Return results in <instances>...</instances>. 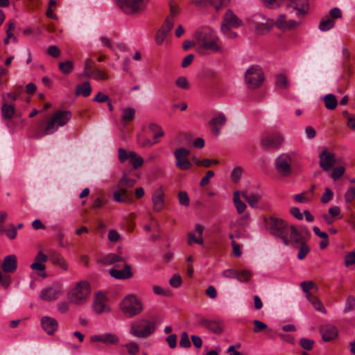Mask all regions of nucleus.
I'll use <instances>...</instances> for the list:
<instances>
[{
  "label": "nucleus",
  "instance_id": "nucleus-10",
  "mask_svg": "<svg viewBox=\"0 0 355 355\" xmlns=\"http://www.w3.org/2000/svg\"><path fill=\"white\" fill-rule=\"evenodd\" d=\"M148 1L149 0H117V4L127 14H137L146 8Z\"/></svg>",
  "mask_w": 355,
  "mask_h": 355
},
{
  "label": "nucleus",
  "instance_id": "nucleus-49",
  "mask_svg": "<svg viewBox=\"0 0 355 355\" xmlns=\"http://www.w3.org/2000/svg\"><path fill=\"white\" fill-rule=\"evenodd\" d=\"M243 173V169L241 166H236L235 167L232 173H231V178L234 182H238L242 175Z\"/></svg>",
  "mask_w": 355,
  "mask_h": 355
},
{
  "label": "nucleus",
  "instance_id": "nucleus-14",
  "mask_svg": "<svg viewBox=\"0 0 355 355\" xmlns=\"http://www.w3.org/2000/svg\"><path fill=\"white\" fill-rule=\"evenodd\" d=\"M286 2L287 8L294 10L297 19H302L309 11L308 0H286Z\"/></svg>",
  "mask_w": 355,
  "mask_h": 355
},
{
  "label": "nucleus",
  "instance_id": "nucleus-20",
  "mask_svg": "<svg viewBox=\"0 0 355 355\" xmlns=\"http://www.w3.org/2000/svg\"><path fill=\"white\" fill-rule=\"evenodd\" d=\"M197 324L216 334H220L223 332V328L218 322L209 320L204 318H200L197 320Z\"/></svg>",
  "mask_w": 355,
  "mask_h": 355
},
{
  "label": "nucleus",
  "instance_id": "nucleus-55",
  "mask_svg": "<svg viewBox=\"0 0 355 355\" xmlns=\"http://www.w3.org/2000/svg\"><path fill=\"white\" fill-rule=\"evenodd\" d=\"M345 171V168L341 166L334 168L331 173L332 179L337 180L344 174Z\"/></svg>",
  "mask_w": 355,
  "mask_h": 355
},
{
  "label": "nucleus",
  "instance_id": "nucleus-45",
  "mask_svg": "<svg viewBox=\"0 0 355 355\" xmlns=\"http://www.w3.org/2000/svg\"><path fill=\"white\" fill-rule=\"evenodd\" d=\"M276 86L281 89H286L288 86L286 77L283 74H279L276 78Z\"/></svg>",
  "mask_w": 355,
  "mask_h": 355
},
{
  "label": "nucleus",
  "instance_id": "nucleus-53",
  "mask_svg": "<svg viewBox=\"0 0 355 355\" xmlns=\"http://www.w3.org/2000/svg\"><path fill=\"white\" fill-rule=\"evenodd\" d=\"M314 341L311 339L302 338L300 340V346L306 350H311L313 348Z\"/></svg>",
  "mask_w": 355,
  "mask_h": 355
},
{
  "label": "nucleus",
  "instance_id": "nucleus-16",
  "mask_svg": "<svg viewBox=\"0 0 355 355\" xmlns=\"http://www.w3.org/2000/svg\"><path fill=\"white\" fill-rule=\"evenodd\" d=\"M92 343H102L105 345H116L119 343V337L117 334L112 332H107L102 334L93 335L90 337Z\"/></svg>",
  "mask_w": 355,
  "mask_h": 355
},
{
  "label": "nucleus",
  "instance_id": "nucleus-56",
  "mask_svg": "<svg viewBox=\"0 0 355 355\" xmlns=\"http://www.w3.org/2000/svg\"><path fill=\"white\" fill-rule=\"evenodd\" d=\"M0 284L4 288H8L10 284V277L8 275H3L0 270Z\"/></svg>",
  "mask_w": 355,
  "mask_h": 355
},
{
  "label": "nucleus",
  "instance_id": "nucleus-17",
  "mask_svg": "<svg viewBox=\"0 0 355 355\" xmlns=\"http://www.w3.org/2000/svg\"><path fill=\"white\" fill-rule=\"evenodd\" d=\"M320 166L324 171H329L336 163L335 155L327 150H323L319 155Z\"/></svg>",
  "mask_w": 355,
  "mask_h": 355
},
{
  "label": "nucleus",
  "instance_id": "nucleus-5",
  "mask_svg": "<svg viewBox=\"0 0 355 355\" xmlns=\"http://www.w3.org/2000/svg\"><path fill=\"white\" fill-rule=\"evenodd\" d=\"M197 34L198 35V38L204 49L213 52L223 51L220 44V39L213 30L209 28H204Z\"/></svg>",
  "mask_w": 355,
  "mask_h": 355
},
{
  "label": "nucleus",
  "instance_id": "nucleus-35",
  "mask_svg": "<svg viewBox=\"0 0 355 355\" xmlns=\"http://www.w3.org/2000/svg\"><path fill=\"white\" fill-rule=\"evenodd\" d=\"M130 161L135 169L141 167L144 164V159L141 157L138 156L134 151L129 152Z\"/></svg>",
  "mask_w": 355,
  "mask_h": 355
},
{
  "label": "nucleus",
  "instance_id": "nucleus-30",
  "mask_svg": "<svg viewBox=\"0 0 355 355\" xmlns=\"http://www.w3.org/2000/svg\"><path fill=\"white\" fill-rule=\"evenodd\" d=\"M135 115V110L132 107H125L121 111V123L125 125L128 123L131 122Z\"/></svg>",
  "mask_w": 355,
  "mask_h": 355
},
{
  "label": "nucleus",
  "instance_id": "nucleus-41",
  "mask_svg": "<svg viewBox=\"0 0 355 355\" xmlns=\"http://www.w3.org/2000/svg\"><path fill=\"white\" fill-rule=\"evenodd\" d=\"M175 85L182 89H189L190 88V84L185 76H180L175 80Z\"/></svg>",
  "mask_w": 355,
  "mask_h": 355
},
{
  "label": "nucleus",
  "instance_id": "nucleus-48",
  "mask_svg": "<svg viewBox=\"0 0 355 355\" xmlns=\"http://www.w3.org/2000/svg\"><path fill=\"white\" fill-rule=\"evenodd\" d=\"M8 28L6 29V37L9 39L12 38L15 42H17V39L15 36H14L12 33V31L15 29V23L14 21H10L8 23Z\"/></svg>",
  "mask_w": 355,
  "mask_h": 355
},
{
  "label": "nucleus",
  "instance_id": "nucleus-23",
  "mask_svg": "<svg viewBox=\"0 0 355 355\" xmlns=\"http://www.w3.org/2000/svg\"><path fill=\"white\" fill-rule=\"evenodd\" d=\"M113 199L117 202L131 203L132 196L126 188L116 186V191L113 193Z\"/></svg>",
  "mask_w": 355,
  "mask_h": 355
},
{
  "label": "nucleus",
  "instance_id": "nucleus-47",
  "mask_svg": "<svg viewBox=\"0 0 355 355\" xmlns=\"http://www.w3.org/2000/svg\"><path fill=\"white\" fill-rule=\"evenodd\" d=\"M92 77L98 80L108 79V76L98 68H95L92 71Z\"/></svg>",
  "mask_w": 355,
  "mask_h": 355
},
{
  "label": "nucleus",
  "instance_id": "nucleus-52",
  "mask_svg": "<svg viewBox=\"0 0 355 355\" xmlns=\"http://www.w3.org/2000/svg\"><path fill=\"white\" fill-rule=\"evenodd\" d=\"M333 196V191L329 188H326L324 193L321 197V202L324 204H326L332 200Z\"/></svg>",
  "mask_w": 355,
  "mask_h": 355
},
{
  "label": "nucleus",
  "instance_id": "nucleus-7",
  "mask_svg": "<svg viewBox=\"0 0 355 355\" xmlns=\"http://www.w3.org/2000/svg\"><path fill=\"white\" fill-rule=\"evenodd\" d=\"M265 80L262 69L258 65L251 66L245 73V82L250 89L259 87Z\"/></svg>",
  "mask_w": 355,
  "mask_h": 355
},
{
  "label": "nucleus",
  "instance_id": "nucleus-29",
  "mask_svg": "<svg viewBox=\"0 0 355 355\" xmlns=\"http://www.w3.org/2000/svg\"><path fill=\"white\" fill-rule=\"evenodd\" d=\"M242 196L252 208H258L259 202L262 197L260 193L248 194L246 192H242Z\"/></svg>",
  "mask_w": 355,
  "mask_h": 355
},
{
  "label": "nucleus",
  "instance_id": "nucleus-4",
  "mask_svg": "<svg viewBox=\"0 0 355 355\" xmlns=\"http://www.w3.org/2000/svg\"><path fill=\"white\" fill-rule=\"evenodd\" d=\"M265 224L266 229L270 234L280 238L285 245H289L288 239V225L286 222L281 218L270 216L268 218H265Z\"/></svg>",
  "mask_w": 355,
  "mask_h": 355
},
{
  "label": "nucleus",
  "instance_id": "nucleus-39",
  "mask_svg": "<svg viewBox=\"0 0 355 355\" xmlns=\"http://www.w3.org/2000/svg\"><path fill=\"white\" fill-rule=\"evenodd\" d=\"M227 119L223 113H219L209 121L211 126L223 127L226 123Z\"/></svg>",
  "mask_w": 355,
  "mask_h": 355
},
{
  "label": "nucleus",
  "instance_id": "nucleus-15",
  "mask_svg": "<svg viewBox=\"0 0 355 355\" xmlns=\"http://www.w3.org/2000/svg\"><path fill=\"white\" fill-rule=\"evenodd\" d=\"M244 25L242 19H241L232 10H227L223 17L220 28L225 30L227 28H238Z\"/></svg>",
  "mask_w": 355,
  "mask_h": 355
},
{
  "label": "nucleus",
  "instance_id": "nucleus-24",
  "mask_svg": "<svg viewBox=\"0 0 355 355\" xmlns=\"http://www.w3.org/2000/svg\"><path fill=\"white\" fill-rule=\"evenodd\" d=\"M62 294L60 289L53 287H48L42 289L40 292V297L44 301H55Z\"/></svg>",
  "mask_w": 355,
  "mask_h": 355
},
{
  "label": "nucleus",
  "instance_id": "nucleus-13",
  "mask_svg": "<svg viewBox=\"0 0 355 355\" xmlns=\"http://www.w3.org/2000/svg\"><path fill=\"white\" fill-rule=\"evenodd\" d=\"M292 159L288 154L283 153L275 159V168L277 172L284 177H288L291 174Z\"/></svg>",
  "mask_w": 355,
  "mask_h": 355
},
{
  "label": "nucleus",
  "instance_id": "nucleus-57",
  "mask_svg": "<svg viewBox=\"0 0 355 355\" xmlns=\"http://www.w3.org/2000/svg\"><path fill=\"white\" fill-rule=\"evenodd\" d=\"M125 347L130 355H137L139 349L138 345L134 342L127 343Z\"/></svg>",
  "mask_w": 355,
  "mask_h": 355
},
{
  "label": "nucleus",
  "instance_id": "nucleus-25",
  "mask_svg": "<svg viewBox=\"0 0 355 355\" xmlns=\"http://www.w3.org/2000/svg\"><path fill=\"white\" fill-rule=\"evenodd\" d=\"M288 239L289 244H291L294 248H298L299 245L304 242L301 233L294 226H288Z\"/></svg>",
  "mask_w": 355,
  "mask_h": 355
},
{
  "label": "nucleus",
  "instance_id": "nucleus-63",
  "mask_svg": "<svg viewBox=\"0 0 355 355\" xmlns=\"http://www.w3.org/2000/svg\"><path fill=\"white\" fill-rule=\"evenodd\" d=\"M18 98V95L13 94L12 93H6L2 95L3 102L11 104L12 102L16 101Z\"/></svg>",
  "mask_w": 355,
  "mask_h": 355
},
{
  "label": "nucleus",
  "instance_id": "nucleus-8",
  "mask_svg": "<svg viewBox=\"0 0 355 355\" xmlns=\"http://www.w3.org/2000/svg\"><path fill=\"white\" fill-rule=\"evenodd\" d=\"M284 142V137L280 132L273 131L264 135L260 141L263 150L278 149Z\"/></svg>",
  "mask_w": 355,
  "mask_h": 355
},
{
  "label": "nucleus",
  "instance_id": "nucleus-37",
  "mask_svg": "<svg viewBox=\"0 0 355 355\" xmlns=\"http://www.w3.org/2000/svg\"><path fill=\"white\" fill-rule=\"evenodd\" d=\"M306 299L311 303L315 310L321 311L322 313H326V309L318 297L311 294H309L306 295Z\"/></svg>",
  "mask_w": 355,
  "mask_h": 355
},
{
  "label": "nucleus",
  "instance_id": "nucleus-22",
  "mask_svg": "<svg viewBox=\"0 0 355 355\" xmlns=\"http://www.w3.org/2000/svg\"><path fill=\"white\" fill-rule=\"evenodd\" d=\"M41 325L44 331L49 335L51 336L55 334L58 327V321L49 316H44L41 319Z\"/></svg>",
  "mask_w": 355,
  "mask_h": 355
},
{
  "label": "nucleus",
  "instance_id": "nucleus-21",
  "mask_svg": "<svg viewBox=\"0 0 355 355\" xmlns=\"http://www.w3.org/2000/svg\"><path fill=\"white\" fill-rule=\"evenodd\" d=\"M165 193L162 187L157 189L152 195L153 210L156 212L160 211L164 207Z\"/></svg>",
  "mask_w": 355,
  "mask_h": 355
},
{
  "label": "nucleus",
  "instance_id": "nucleus-40",
  "mask_svg": "<svg viewBox=\"0 0 355 355\" xmlns=\"http://www.w3.org/2000/svg\"><path fill=\"white\" fill-rule=\"evenodd\" d=\"M59 70L65 75L69 74L73 69V64L71 61L60 62L58 64Z\"/></svg>",
  "mask_w": 355,
  "mask_h": 355
},
{
  "label": "nucleus",
  "instance_id": "nucleus-1",
  "mask_svg": "<svg viewBox=\"0 0 355 355\" xmlns=\"http://www.w3.org/2000/svg\"><path fill=\"white\" fill-rule=\"evenodd\" d=\"M71 118V112L68 110H57L52 116L40 125L42 130L36 133L37 138H41L44 135H49L57 131L58 127L66 125Z\"/></svg>",
  "mask_w": 355,
  "mask_h": 355
},
{
  "label": "nucleus",
  "instance_id": "nucleus-59",
  "mask_svg": "<svg viewBox=\"0 0 355 355\" xmlns=\"http://www.w3.org/2000/svg\"><path fill=\"white\" fill-rule=\"evenodd\" d=\"M302 291L306 293L307 295L310 294V291L313 288L315 285L311 281H304L300 284Z\"/></svg>",
  "mask_w": 355,
  "mask_h": 355
},
{
  "label": "nucleus",
  "instance_id": "nucleus-12",
  "mask_svg": "<svg viewBox=\"0 0 355 355\" xmlns=\"http://www.w3.org/2000/svg\"><path fill=\"white\" fill-rule=\"evenodd\" d=\"M175 159V165L181 171H187L193 166L192 163L189 159L190 151L183 147L178 148L174 151Z\"/></svg>",
  "mask_w": 355,
  "mask_h": 355
},
{
  "label": "nucleus",
  "instance_id": "nucleus-3",
  "mask_svg": "<svg viewBox=\"0 0 355 355\" xmlns=\"http://www.w3.org/2000/svg\"><path fill=\"white\" fill-rule=\"evenodd\" d=\"M91 286L86 280L78 282L67 293L69 302L76 306H83L89 300Z\"/></svg>",
  "mask_w": 355,
  "mask_h": 355
},
{
  "label": "nucleus",
  "instance_id": "nucleus-42",
  "mask_svg": "<svg viewBox=\"0 0 355 355\" xmlns=\"http://www.w3.org/2000/svg\"><path fill=\"white\" fill-rule=\"evenodd\" d=\"M252 277V272L248 270H238L237 279L241 282H248Z\"/></svg>",
  "mask_w": 355,
  "mask_h": 355
},
{
  "label": "nucleus",
  "instance_id": "nucleus-9",
  "mask_svg": "<svg viewBox=\"0 0 355 355\" xmlns=\"http://www.w3.org/2000/svg\"><path fill=\"white\" fill-rule=\"evenodd\" d=\"M142 309L141 302L134 295L125 297L121 303V310L128 317L138 315Z\"/></svg>",
  "mask_w": 355,
  "mask_h": 355
},
{
  "label": "nucleus",
  "instance_id": "nucleus-2",
  "mask_svg": "<svg viewBox=\"0 0 355 355\" xmlns=\"http://www.w3.org/2000/svg\"><path fill=\"white\" fill-rule=\"evenodd\" d=\"M48 259H50L51 263L55 266H58L64 270H68V264L64 257L55 250H51L49 252V256L44 254L42 251H40L35 257V261L31 265V268L36 271L44 272L46 266L44 264ZM42 277H46V272L40 275Z\"/></svg>",
  "mask_w": 355,
  "mask_h": 355
},
{
  "label": "nucleus",
  "instance_id": "nucleus-54",
  "mask_svg": "<svg viewBox=\"0 0 355 355\" xmlns=\"http://www.w3.org/2000/svg\"><path fill=\"white\" fill-rule=\"evenodd\" d=\"M253 324L254 326V329H253V331L254 333H259V332L263 331L267 329L266 324H265L264 322H263L260 320H254Z\"/></svg>",
  "mask_w": 355,
  "mask_h": 355
},
{
  "label": "nucleus",
  "instance_id": "nucleus-27",
  "mask_svg": "<svg viewBox=\"0 0 355 355\" xmlns=\"http://www.w3.org/2000/svg\"><path fill=\"white\" fill-rule=\"evenodd\" d=\"M110 274L112 277L117 279H125L132 276L131 267L128 264H125L122 270L111 269Z\"/></svg>",
  "mask_w": 355,
  "mask_h": 355
},
{
  "label": "nucleus",
  "instance_id": "nucleus-61",
  "mask_svg": "<svg viewBox=\"0 0 355 355\" xmlns=\"http://www.w3.org/2000/svg\"><path fill=\"white\" fill-rule=\"evenodd\" d=\"M182 282V278L179 275H174L169 280L170 285L173 288L180 287Z\"/></svg>",
  "mask_w": 355,
  "mask_h": 355
},
{
  "label": "nucleus",
  "instance_id": "nucleus-38",
  "mask_svg": "<svg viewBox=\"0 0 355 355\" xmlns=\"http://www.w3.org/2000/svg\"><path fill=\"white\" fill-rule=\"evenodd\" d=\"M324 105L327 109L334 110L336 107L338 101L334 94H329L324 98Z\"/></svg>",
  "mask_w": 355,
  "mask_h": 355
},
{
  "label": "nucleus",
  "instance_id": "nucleus-43",
  "mask_svg": "<svg viewBox=\"0 0 355 355\" xmlns=\"http://www.w3.org/2000/svg\"><path fill=\"white\" fill-rule=\"evenodd\" d=\"M297 248H299L297 258L300 260L304 259L310 251L309 247L304 242L300 243Z\"/></svg>",
  "mask_w": 355,
  "mask_h": 355
},
{
  "label": "nucleus",
  "instance_id": "nucleus-62",
  "mask_svg": "<svg viewBox=\"0 0 355 355\" xmlns=\"http://www.w3.org/2000/svg\"><path fill=\"white\" fill-rule=\"evenodd\" d=\"M355 309V297L350 296L347 298L344 311L348 312Z\"/></svg>",
  "mask_w": 355,
  "mask_h": 355
},
{
  "label": "nucleus",
  "instance_id": "nucleus-26",
  "mask_svg": "<svg viewBox=\"0 0 355 355\" xmlns=\"http://www.w3.org/2000/svg\"><path fill=\"white\" fill-rule=\"evenodd\" d=\"M320 333L324 341H331L338 336V329L336 327L327 324L321 327Z\"/></svg>",
  "mask_w": 355,
  "mask_h": 355
},
{
  "label": "nucleus",
  "instance_id": "nucleus-64",
  "mask_svg": "<svg viewBox=\"0 0 355 355\" xmlns=\"http://www.w3.org/2000/svg\"><path fill=\"white\" fill-rule=\"evenodd\" d=\"M346 266H349L355 263V253L352 252L347 254L345 258Z\"/></svg>",
  "mask_w": 355,
  "mask_h": 355
},
{
  "label": "nucleus",
  "instance_id": "nucleus-19",
  "mask_svg": "<svg viewBox=\"0 0 355 355\" xmlns=\"http://www.w3.org/2000/svg\"><path fill=\"white\" fill-rule=\"evenodd\" d=\"M301 22L298 20L287 19L285 14L280 15L276 19L275 25L282 30H289L297 28Z\"/></svg>",
  "mask_w": 355,
  "mask_h": 355
},
{
  "label": "nucleus",
  "instance_id": "nucleus-60",
  "mask_svg": "<svg viewBox=\"0 0 355 355\" xmlns=\"http://www.w3.org/2000/svg\"><path fill=\"white\" fill-rule=\"evenodd\" d=\"M180 345L184 348H188L191 346L189 336L187 332H183L181 335Z\"/></svg>",
  "mask_w": 355,
  "mask_h": 355
},
{
  "label": "nucleus",
  "instance_id": "nucleus-18",
  "mask_svg": "<svg viewBox=\"0 0 355 355\" xmlns=\"http://www.w3.org/2000/svg\"><path fill=\"white\" fill-rule=\"evenodd\" d=\"M106 302L107 297L104 293H96L93 304L94 311L98 314L109 312L110 308L107 306Z\"/></svg>",
  "mask_w": 355,
  "mask_h": 355
},
{
  "label": "nucleus",
  "instance_id": "nucleus-58",
  "mask_svg": "<svg viewBox=\"0 0 355 355\" xmlns=\"http://www.w3.org/2000/svg\"><path fill=\"white\" fill-rule=\"evenodd\" d=\"M178 199L182 205L187 207L189 205V198L186 191H180L178 193Z\"/></svg>",
  "mask_w": 355,
  "mask_h": 355
},
{
  "label": "nucleus",
  "instance_id": "nucleus-51",
  "mask_svg": "<svg viewBox=\"0 0 355 355\" xmlns=\"http://www.w3.org/2000/svg\"><path fill=\"white\" fill-rule=\"evenodd\" d=\"M193 243L202 245L203 243L202 236L196 237L194 233L189 232L188 234V244L191 245Z\"/></svg>",
  "mask_w": 355,
  "mask_h": 355
},
{
  "label": "nucleus",
  "instance_id": "nucleus-50",
  "mask_svg": "<svg viewBox=\"0 0 355 355\" xmlns=\"http://www.w3.org/2000/svg\"><path fill=\"white\" fill-rule=\"evenodd\" d=\"M263 6L268 8H278L284 1V0H261Z\"/></svg>",
  "mask_w": 355,
  "mask_h": 355
},
{
  "label": "nucleus",
  "instance_id": "nucleus-44",
  "mask_svg": "<svg viewBox=\"0 0 355 355\" xmlns=\"http://www.w3.org/2000/svg\"><path fill=\"white\" fill-rule=\"evenodd\" d=\"M149 129L152 132L154 133L155 139H157L158 137L164 136V133L162 128L155 123L150 124Z\"/></svg>",
  "mask_w": 355,
  "mask_h": 355
},
{
  "label": "nucleus",
  "instance_id": "nucleus-6",
  "mask_svg": "<svg viewBox=\"0 0 355 355\" xmlns=\"http://www.w3.org/2000/svg\"><path fill=\"white\" fill-rule=\"evenodd\" d=\"M155 331V322L146 319L134 321L130 327V333L135 337L147 338Z\"/></svg>",
  "mask_w": 355,
  "mask_h": 355
},
{
  "label": "nucleus",
  "instance_id": "nucleus-31",
  "mask_svg": "<svg viewBox=\"0 0 355 355\" xmlns=\"http://www.w3.org/2000/svg\"><path fill=\"white\" fill-rule=\"evenodd\" d=\"M15 112V107L12 104L3 102L1 106V115L3 119L10 120Z\"/></svg>",
  "mask_w": 355,
  "mask_h": 355
},
{
  "label": "nucleus",
  "instance_id": "nucleus-34",
  "mask_svg": "<svg viewBox=\"0 0 355 355\" xmlns=\"http://www.w3.org/2000/svg\"><path fill=\"white\" fill-rule=\"evenodd\" d=\"M118 261H123L125 262L126 259L125 258H123L116 254H108L102 260V262L107 265L113 264Z\"/></svg>",
  "mask_w": 355,
  "mask_h": 355
},
{
  "label": "nucleus",
  "instance_id": "nucleus-33",
  "mask_svg": "<svg viewBox=\"0 0 355 355\" xmlns=\"http://www.w3.org/2000/svg\"><path fill=\"white\" fill-rule=\"evenodd\" d=\"M136 183V180L128 177L127 173H123L118 182L117 187L126 188L128 190L132 188Z\"/></svg>",
  "mask_w": 355,
  "mask_h": 355
},
{
  "label": "nucleus",
  "instance_id": "nucleus-46",
  "mask_svg": "<svg viewBox=\"0 0 355 355\" xmlns=\"http://www.w3.org/2000/svg\"><path fill=\"white\" fill-rule=\"evenodd\" d=\"M355 198V187H350L345 194V200L347 204H351Z\"/></svg>",
  "mask_w": 355,
  "mask_h": 355
},
{
  "label": "nucleus",
  "instance_id": "nucleus-36",
  "mask_svg": "<svg viewBox=\"0 0 355 355\" xmlns=\"http://www.w3.org/2000/svg\"><path fill=\"white\" fill-rule=\"evenodd\" d=\"M335 26V21L333 19L328 17H324L319 24V28L321 31H327Z\"/></svg>",
  "mask_w": 355,
  "mask_h": 355
},
{
  "label": "nucleus",
  "instance_id": "nucleus-28",
  "mask_svg": "<svg viewBox=\"0 0 355 355\" xmlns=\"http://www.w3.org/2000/svg\"><path fill=\"white\" fill-rule=\"evenodd\" d=\"M2 269L6 272H13L17 267V257L14 254L6 256L2 263Z\"/></svg>",
  "mask_w": 355,
  "mask_h": 355
},
{
  "label": "nucleus",
  "instance_id": "nucleus-32",
  "mask_svg": "<svg viewBox=\"0 0 355 355\" xmlns=\"http://www.w3.org/2000/svg\"><path fill=\"white\" fill-rule=\"evenodd\" d=\"M92 88L89 82L86 81L82 84L78 85L76 88V94L82 95L87 97L91 94Z\"/></svg>",
  "mask_w": 355,
  "mask_h": 355
},
{
  "label": "nucleus",
  "instance_id": "nucleus-11",
  "mask_svg": "<svg viewBox=\"0 0 355 355\" xmlns=\"http://www.w3.org/2000/svg\"><path fill=\"white\" fill-rule=\"evenodd\" d=\"M249 25L255 28L259 33L263 34L268 32L272 26V22L263 15L256 13L248 19Z\"/></svg>",
  "mask_w": 355,
  "mask_h": 355
}]
</instances>
